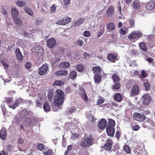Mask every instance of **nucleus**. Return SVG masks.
Masks as SVG:
<instances>
[{"mask_svg":"<svg viewBox=\"0 0 155 155\" xmlns=\"http://www.w3.org/2000/svg\"><path fill=\"white\" fill-rule=\"evenodd\" d=\"M56 94L55 95L53 103L57 107H58L63 103L65 97L64 92L61 90L58 89L55 91Z\"/></svg>","mask_w":155,"mask_h":155,"instance_id":"nucleus-1","label":"nucleus"},{"mask_svg":"<svg viewBox=\"0 0 155 155\" xmlns=\"http://www.w3.org/2000/svg\"><path fill=\"white\" fill-rule=\"evenodd\" d=\"M94 142V139L91 134L86 136L83 140L81 144V146L83 148L89 147L92 145Z\"/></svg>","mask_w":155,"mask_h":155,"instance_id":"nucleus-2","label":"nucleus"},{"mask_svg":"<svg viewBox=\"0 0 155 155\" xmlns=\"http://www.w3.org/2000/svg\"><path fill=\"white\" fill-rule=\"evenodd\" d=\"M32 51L34 53L40 54V55H43L44 53V50L43 48L39 45H35L32 48Z\"/></svg>","mask_w":155,"mask_h":155,"instance_id":"nucleus-3","label":"nucleus"},{"mask_svg":"<svg viewBox=\"0 0 155 155\" xmlns=\"http://www.w3.org/2000/svg\"><path fill=\"white\" fill-rule=\"evenodd\" d=\"M142 35V33L139 31H133L131 34L128 35V38L130 40H133L139 38Z\"/></svg>","mask_w":155,"mask_h":155,"instance_id":"nucleus-4","label":"nucleus"},{"mask_svg":"<svg viewBox=\"0 0 155 155\" xmlns=\"http://www.w3.org/2000/svg\"><path fill=\"white\" fill-rule=\"evenodd\" d=\"M133 117L135 120L140 122H142L145 120V116L143 114L141 115L140 113L137 112L134 113Z\"/></svg>","mask_w":155,"mask_h":155,"instance_id":"nucleus-5","label":"nucleus"},{"mask_svg":"<svg viewBox=\"0 0 155 155\" xmlns=\"http://www.w3.org/2000/svg\"><path fill=\"white\" fill-rule=\"evenodd\" d=\"M48 66L46 64L43 65L40 68L39 74L40 75H44L47 74L48 70Z\"/></svg>","mask_w":155,"mask_h":155,"instance_id":"nucleus-6","label":"nucleus"},{"mask_svg":"<svg viewBox=\"0 0 155 155\" xmlns=\"http://www.w3.org/2000/svg\"><path fill=\"white\" fill-rule=\"evenodd\" d=\"M112 145L113 142L112 140L108 139L107 140L106 143L104 144L103 148L106 150H110L112 149Z\"/></svg>","mask_w":155,"mask_h":155,"instance_id":"nucleus-7","label":"nucleus"},{"mask_svg":"<svg viewBox=\"0 0 155 155\" xmlns=\"http://www.w3.org/2000/svg\"><path fill=\"white\" fill-rule=\"evenodd\" d=\"M143 102L145 105H148L150 102L151 97L149 94H144L142 98Z\"/></svg>","mask_w":155,"mask_h":155,"instance_id":"nucleus-8","label":"nucleus"},{"mask_svg":"<svg viewBox=\"0 0 155 155\" xmlns=\"http://www.w3.org/2000/svg\"><path fill=\"white\" fill-rule=\"evenodd\" d=\"M139 92V87L137 84L135 85L133 87L131 90L130 95L131 97H133L135 95H137Z\"/></svg>","mask_w":155,"mask_h":155,"instance_id":"nucleus-9","label":"nucleus"},{"mask_svg":"<svg viewBox=\"0 0 155 155\" xmlns=\"http://www.w3.org/2000/svg\"><path fill=\"white\" fill-rule=\"evenodd\" d=\"M107 125V122L105 119H102L99 122L98 124L99 128L100 129L105 128Z\"/></svg>","mask_w":155,"mask_h":155,"instance_id":"nucleus-10","label":"nucleus"},{"mask_svg":"<svg viewBox=\"0 0 155 155\" xmlns=\"http://www.w3.org/2000/svg\"><path fill=\"white\" fill-rule=\"evenodd\" d=\"M56 42L53 38H51L48 39L47 42V45L48 47L51 48H53L55 45Z\"/></svg>","mask_w":155,"mask_h":155,"instance_id":"nucleus-11","label":"nucleus"},{"mask_svg":"<svg viewBox=\"0 0 155 155\" xmlns=\"http://www.w3.org/2000/svg\"><path fill=\"white\" fill-rule=\"evenodd\" d=\"M145 8L147 11H150L153 8H155V2H152L147 3L145 5Z\"/></svg>","mask_w":155,"mask_h":155,"instance_id":"nucleus-12","label":"nucleus"},{"mask_svg":"<svg viewBox=\"0 0 155 155\" xmlns=\"http://www.w3.org/2000/svg\"><path fill=\"white\" fill-rule=\"evenodd\" d=\"M54 74L57 76H65L68 74V71L66 70H61L56 71Z\"/></svg>","mask_w":155,"mask_h":155,"instance_id":"nucleus-13","label":"nucleus"},{"mask_svg":"<svg viewBox=\"0 0 155 155\" xmlns=\"http://www.w3.org/2000/svg\"><path fill=\"white\" fill-rule=\"evenodd\" d=\"M114 12V7L112 6H110L108 7L106 11V15L108 16H112L113 15Z\"/></svg>","mask_w":155,"mask_h":155,"instance_id":"nucleus-14","label":"nucleus"},{"mask_svg":"<svg viewBox=\"0 0 155 155\" xmlns=\"http://www.w3.org/2000/svg\"><path fill=\"white\" fill-rule=\"evenodd\" d=\"M11 13L13 17L14 18H17L18 16L19 13L17 9L15 7L11 8Z\"/></svg>","mask_w":155,"mask_h":155,"instance_id":"nucleus-15","label":"nucleus"},{"mask_svg":"<svg viewBox=\"0 0 155 155\" xmlns=\"http://www.w3.org/2000/svg\"><path fill=\"white\" fill-rule=\"evenodd\" d=\"M15 53L17 59L19 61H21L23 60V56L22 54L18 48L16 49Z\"/></svg>","mask_w":155,"mask_h":155,"instance_id":"nucleus-16","label":"nucleus"},{"mask_svg":"<svg viewBox=\"0 0 155 155\" xmlns=\"http://www.w3.org/2000/svg\"><path fill=\"white\" fill-rule=\"evenodd\" d=\"M106 132L109 136H113L115 133L114 129L112 127H108L106 129Z\"/></svg>","mask_w":155,"mask_h":155,"instance_id":"nucleus-17","label":"nucleus"},{"mask_svg":"<svg viewBox=\"0 0 155 155\" xmlns=\"http://www.w3.org/2000/svg\"><path fill=\"white\" fill-rule=\"evenodd\" d=\"M92 70L94 75L100 74L102 71V69L100 66L93 67Z\"/></svg>","mask_w":155,"mask_h":155,"instance_id":"nucleus-18","label":"nucleus"},{"mask_svg":"<svg viewBox=\"0 0 155 155\" xmlns=\"http://www.w3.org/2000/svg\"><path fill=\"white\" fill-rule=\"evenodd\" d=\"M7 135V130L4 129H2L0 131V137L3 140L5 139Z\"/></svg>","mask_w":155,"mask_h":155,"instance_id":"nucleus-19","label":"nucleus"},{"mask_svg":"<svg viewBox=\"0 0 155 155\" xmlns=\"http://www.w3.org/2000/svg\"><path fill=\"white\" fill-rule=\"evenodd\" d=\"M31 113V112L29 111L26 110H24L21 112V116L22 117H23V119H29L30 117H28L29 115V114Z\"/></svg>","mask_w":155,"mask_h":155,"instance_id":"nucleus-20","label":"nucleus"},{"mask_svg":"<svg viewBox=\"0 0 155 155\" xmlns=\"http://www.w3.org/2000/svg\"><path fill=\"white\" fill-rule=\"evenodd\" d=\"M70 66V63L67 62H61L59 65V67L60 68L67 69Z\"/></svg>","mask_w":155,"mask_h":155,"instance_id":"nucleus-21","label":"nucleus"},{"mask_svg":"<svg viewBox=\"0 0 155 155\" xmlns=\"http://www.w3.org/2000/svg\"><path fill=\"white\" fill-rule=\"evenodd\" d=\"M114 100L117 102H120L122 100V95L120 93H117L114 97Z\"/></svg>","mask_w":155,"mask_h":155,"instance_id":"nucleus-22","label":"nucleus"},{"mask_svg":"<svg viewBox=\"0 0 155 155\" xmlns=\"http://www.w3.org/2000/svg\"><path fill=\"white\" fill-rule=\"evenodd\" d=\"M54 96V91L52 89H50L48 94V98L49 101H51Z\"/></svg>","mask_w":155,"mask_h":155,"instance_id":"nucleus-23","label":"nucleus"},{"mask_svg":"<svg viewBox=\"0 0 155 155\" xmlns=\"http://www.w3.org/2000/svg\"><path fill=\"white\" fill-rule=\"evenodd\" d=\"M87 118L88 120V122L91 124L95 123L96 119L91 115H89L87 116Z\"/></svg>","mask_w":155,"mask_h":155,"instance_id":"nucleus-24","label":"nucleus"},{"mask_svg":"<svg viewBox=\"0 0 155 155\" xmlns=\"http://www.w3.org/2000/svg\"><path fill=\"white\" fill-rule=\"evenodd\" d=\"M71 20H58L56 23L59 25H64L69 22Z\"/></svg>","mask_w":155,"mask_h":155,"instance_id":"nucleus-25","label":"nucleus"},{"mask_svg":"<svg viewBox=\"0 0 155 155\" xmlns=\"http://www.w3.org/2000/svg\"><path fill=\"white\" fill-rule=\"evenodd\" d=\"M102 79V76L101 74H95L94 76V80L95 83L99 84Z\"/></svg>","mask_w":155,"mask_h":155,"instance_id":"nucleus-26","label":"nucleus"},{"mask_svg":"<svg viewBox=\"0 0 155 155\" xmlns=\"http://www.w3.org/2000/svg\"><path fill=\"white\" fill-rule=\"evenodd\" d=\"M43 109L45 112H48L50 110V106L49 103L47 102H45L43 105Z\"/></svg>","mask_w":155,"mask_h":155,"instance_id":"nucleus-27","label":"nucleus"},{"mask_svg":"<svg viewBox=\"0 0 155 155\" xmlns=\"http://www.w3.org/2000/svg\"><path fill=\"white\" fill-rule=\"evenodd\" d=\"M139 46L142 51L145 52H146L147 51V49L146 45L144 42H140L139 44Z\"/></svg>","mask_w":155,"mask_h":155,"instance_id":"nucleus-28","label":"nucleus"},{"mask_svg":"<svg viewBox=\"0 0 155 155\" xmlns=\"http://www.w3.org/2000/svg\"><path fill=\"white\" fill-rule=\"evenodd\" d=\"M77 76V73L76 71H72L70 72L69 78L72 80L74 79Z\"/></svg>","mask_w":155,"mask_h":155,"instance_id":"nucleus-29","label":"nucleus"},{"mask_svg":"<svg viewBox=\"0 0 155 155\" xmlns=\"http://www.w3.org/2000/svg\"><path fill=\"white\" fill-rule=\"evenodd\" d=\"M117 58V56L114 54L111 53L109 54L107 57V59L110 61L115 60Z\"/></svg>","mask_w":155,"mask_h":155,"instance_id":"nucleus-30","label":"nucleus"},{"mask_svg":"<svg viewBox=\"0 0 155 155\" xmlns=\"http://www.w3.org/2000/svg\"><path fill=\"white\" fill-rule=\"evenodd\" d=\"M64 83V82L61 80H57L53 84V85L54 86H61L63 85Z\"/></svg>","mask_w":155,"mask_h":155,"instance_id":"nucleus-31","label":"nucleus"},{"mask_svg":"<svg viewBox=\"0 0 155 155\" xmlns=\"http://www.w3.org/2000/svg\"><path fill=\"white\" fill-rule=\"evenodd\" d=\"M76 69L78 71L81 72H83L85 69L84 66L81 64L78 65L76 66Z\"/></svg>","mask_w":155,"mask_h":155,"instance_id":"nucleus-32","label":"nucleus"},{"mask_svg":"<svg viewBox=\"0 0 155 155\" xmlns=\"http://www.w3.org/2000/svg\"><path fill=\"white\" fill-rule=\"evenodd\" d=\"M15 3L17 5L20 7H24L26 6V3L23 1H18L15 2Z\"/></svg>","mask_w":155,"mask_h":155,"instance_id":"nucleus-33","label":"nucleus"},{"mask_svg":"<svg viewBox=\"0 0 155 155\" xmlns=\"http://www.w3.org/2000/svg\"><path fill=\"white\" fill-rule=\"evenodd\" d=\"M112 79L113 81L115 83H118L120 80L119 77L117 75L114 74L112 76Z\"/></svg>","mask_w":155,"mask_h":155,"instance_id":"nucleus-34","label":"nucleus"},{"mask_svg":"<svg viewBox=\"0 0 155 155\" xmlns=\"http://www.w3.org/2000/svg\"><path fill=\"white\" fill-rule=\"evenodd\" d=\"M44 155H54L55 153L51 149H48L43 153Z\"/></svg>","mask_w":155,"mask_h":155,"instance_id":"nucleus-35","label":"nucleus"},{"mask_svg":"<svg viewBox=\"0 0 155 155\" xmlns=\"http://www.w3.org/2000/svg\"><path fill=\"white\" fill-rule=\"evenodd\" d=\"M25 11L28 15L31 16H33L34 15V12L31 10L28 7H25L24 8Z\"/></svg>","mask_w":155,"mask_h":155,"instance_id":"nucleus-36","label":"nucleus"},{"mask_svg":"<svg viewBox=\"0 0 155 155\" xmlns=\"http://www.w3.org/2000/svg\"><path fill=\"white\" fill-rule=\"evenodd\" d=\"M140 4L138 1L135 0L134 1L133 5L134 8L136 9H137L140 8Z\"/></svg>","mask_w":155,"mask_h":155,"instance_id":"nucleus-37","label":"nucleus"},{"mask_svg":"<svg viewBox=\"0 0 155 155\" xmlns=\"http://www.w3.org/2000/svg\"><path fill=\"white\" fill-rule=\"evenodd\" d=\"M89 154L87 150L84 149H81L79 151V155H88Z\"/></svg>","mask_w":155,"mask_h":155,"instance_id":"nucleus-38","label":"nucleus"},{"mask_svg":"<svg viewBox=\"0 0 155 155\" xmlns=\"http://www.w3.org/2000/svg\"><path fill=\"white\" fill-rule=\"evenodd\" d=\"M35 106L38 107L42 108V104L39 100H37L35 101Z\"/></svg>","mask_w":155,"mask_h":155,"instance_id":"nucleus-39","label":"nucleus"},{"mask_svg":"<svg viewBox=\"0 0 155 155\" xmlns=\"http://www.w3.org/2000/svg\"><path fill=\"white\" fill-rule=\"evenodd\" d=\"M120 87L121 85L120 84L118 83H117L116 84H115L113 86H112V88L113 90H118L120 88Z\"/></svg>","mask_w":155,"mask_h":155,"instance_id":"nucleus-40","label":"nucleus"},{"mask_svg":"<svg viewBox=\"0 0 155 155\" xmlns=\"http://www.w3.org/2000/svg\"><path fill=\"white\" fill-rule=\"evenodd\" d=\"M107 27L109 29L112 30H114L115 28L114 25L112 23H109L107 25Z\"/></svg>","mask_w":155,"mask_h":155,"instance_id":"nucleus-41","label":"nucleus"},{"mask_svg":"<svg viewBox=\"0 0 155 155\" xmlns=\"http://www.w3.org/2000/svg\"><path fill=\"white\" fill-rule=\"evenodd\" d=\"M124 149L125 152H126L127 153L130 154L131 153L130 149L128 145H124Z\"/></svg>","mask_w":155,"mask_h":155,"instance_id":"nucleus-42","label":"nucleus"},{"mask_svg":"<svg viewBox=\"0 0 155 155\" xmlns=\"http://www.w3.org/2000/svg\"><path fill=\"white\" fill-rule=\"evenodd\" d=\"M14 24L17 27L21 26L22 25V22L21 20H14Z\"/></svg>","mask_w":155,"mask_h":155,"instance_id":"nucleus-43","label":"nucleus"},{"mask_svg":"<svg viewBox=\"0 0 155 155\" xmlns=\"http://www.w3.org/2000/svg\"><path fill=\"white\" fill-rule=\"evenodd\" d=\"M23 99L21 98H20L16 100L15 101V103H16L17 105L18 106L19 104L23 103Z\"/></svg>","mask_w":155,"mask_h":155,"instance_id":"nucleus-44","label":"nucleus"},{"mask_svg":"<svg viewBox=\"0 0 155 155\" xmlns=\"http://www.w3.org/2000/svg\"><path fill=\"white\" fill-rule=\"evenodd\" d=\"M45 147V145L41 143H38L37 145V148L38 149L41 151L44 149Z\"/></svg>","mask_w":155,"mask_h":155,"instance_id":"nucleus-45","label":"nucleus"},{"mask_svg":"<svg viewBox=\"0 0 155 155\" xmlns=\"http://www.w3.org/2000/svg\"><path fill=\"white\" fill-rule=\"evenodd\" d=\"M109 126L108 127H113L115 126V122L113 119H110L108 121Z\"/></svg>","mask_w":155,"mask_h":155,"instance_id":"nucleus-46","label":"nucleus"},{"mask_svg":"<svg viewBox=\"0 0 155 155\" xmlns=\"http://www.w3.org/2000/svg\"><path fill=\"white\" fill-rule=\"evenodd\" d=\"M81 91L83 92L84 94L83 96V98L84 99V100L86 101H87L88 100V98L87 97V95L86 94L85 92V91L84 89L82 88L81 89Z\"/></svg>","mask_w":155,"mask_h":155,"instance_id":"nucleus-47","label":"nucleus"},{"mask_svg":"<svg viewBox=\"0 0 155 155\" xmlns=\"http://www.w3.org/2000/svg\"><path fill=\"white\" fill-rule=\"evenodd\" d=\"M144 85L145 87L146 91H148L150 89V85L148 82L144 83Z\"/></svg>","mask_w":155,"mask_h":155,"instance_id":"nucleus-48","label":"nucleus"},{"mask_svg":"<svg viewBox=\"0 0 155 155\" xmlns=\"http://www.w3.org/2000/svg\"><path fill=\"white\" fill-rule=\"evenodd\" d=\"M104 27H102L100 30V31H99L98 33V37H100L101 36L103 33L104 32Z\"/></svg>","mask_w":155,"mask_h":155,"instance_id":"nucleus-49","label":"nucleus"},{"mask_svg":"<svg viewBox=\"0 0 155 155\" xmlns=\"http://www.w3.org/2000/svg\"><path fill=\"white\" fill-rule=\"evenodd\" d=\"M46 97L45 96L42 95L41 94H38V98L40 99L39 100L40 101H44Z\"/></svg>","mask_w":155,"mask_h":155,"instance_id":"nucleus-50","label":"nucleus"},{"mask_svg":"<svg viewBox=\"0 0 155 155\" xmlns=\"http://www.w3.org/2000/svg\"><path fill=\"white\" fill-rule=\"evenodd\" d=\"M76 44L80 46H82L84 44L83 41L81 40H78L76 42Z\"/></svg>","mask_w":155,"mask_h":155,"instance_id":"nucleus-51","label":"nucleus"},{"mask_svg":"<svg viewBox=\"0 0 155 155\" xmlns=\"http://www.w3.org/2000/svg\"><path fill=\"white\" fill-rule=\"evenodd\" d=\"M147 75L145 71L143 70L142 71L141 77L143 78H145L147 77Z\"/></svg>","mask_w":155,"mask_h":155,"instance_id":"nucleus-52","label":"nucleus"},{"mask_svg":"<svg viewBox=\"0 0 155 155\" xmlns=\"http://www.w3.org/2000/svg\"><path fill=\"white\" fill-rule=\"evenodd\" d=\"M104 102V100L103 99V98L101 97L100 98H99L97 101V104L98 105H100L101 104L103 103Z\"/></svg>","mask_w":155,"mask_h":155,"instance_id":"nucleus-53","label":"nucleus"},{"mask_svg":"<svg viewBox=\"0 0 155 155\" xmlns=\"http://www.w3.org/2000/svg\"><path fill=\"white\" fill-rule=\"evenodd\" d=\"M32 65L30 62H27L26 63L25 67L26 69H30L32 67Z\"/></svg>","mask_w":155,"mask_h":155,"instance_id":"nucleus-54","label":"nucleus"},{"mask_svg":"<svg viewBox=\"0 0 155 155\" xmlns=\"http://www.w3.org/2000/svg\"><path fill=\"white\" fill-rule=\"evenodd\" d=\"M56 10V8L54 5H52L51 7L50 12L51 13L54 12Z\"/></svg>","mask_w":155,"mask_h":155,"instance_id":"nucleus-55","label":"nucleus"},{"mask_svg":"<svg viewBox=\"0 0 155 155\" xmlns=\"http://www.w3.org/2000/svg\"><path fill=\"white\" fill-rule=\"evenodd\" d=\"M140 128L139 126L137 125H136L134 126H133L132 129L134 130L137 131Z\"/></svg>","mask_w":155,"mask_h":155,"instance_id":"nucleus-56","label":"nucleus"},{"mask_svg":"<svg viewBox=\"0 0 155 155\" xmlns=\"http://www.w3.org/2000/svg\"><path fill=\"white\" fill-rule=\"evenodd\" d=\"M70 0H63L64 5L65 6H67L69 3Z\"/></svg>","mask_w":155,"mask_h":155,"instance_id":"nucleus-57","label":"nucleus"},{"mask_svg":"<svg viewBox=\"0 0 155 155\" xmlns=\"http://www.w3.org/2000/svg\"><path fill=\"white\" fill-rule=\"evenodd\" d=\"M16 103H15V102L14 104H13V105H9L8 107L10 108H12L13 109H15L16 107H18Z\"/></svg>","mask_w":155,"mask_h":155,"instance_id":"nucleus-58","label":"nucleus"},{"mask_svg":"<svg viewBox=\"0 0 155 155\" xmlns=\"http://www.w3.org/2000/svg\"><path fill=\"white\" fill-rule=\"evenodd\" d=\"M84 36L85 37H88L90 35V33L88 31H85L84 33Z\"/></svg>","mask_w":155,"mask_h":155,"instance_id":"nucleus-59","label":"nucleus"},{"mask_svg":"<svg viewBox=\"0 0 155 155\" xmlns=\"http://www.w3.org/2000/svg\"><path fill=\"white\" fill-rule=\"evenodd\" d=\"M120 134L121 133L120 131L118 130L117 131L116 133V137L118 139H119L120 138Z\"/></svg>","mask_w":155,"mask_h":155,"instance_id":"nucleus-60","label":"nucleus"},{"mask_svg":"<svg viewBox=\"0 0 155 155\" xmlns=\"http://www.w3.org/2000/svg\"><path fill=\"white\" fill-rule=\"evenodd\" d=\"M84 56L85 59H87V57H90V55L88 53L85 52L84 53Z\"/></svg>","mask_w":155,"mask_h":155,"instance_id":"nucleus-61","label":"nucleus"},{"mask_svg":"<svg viewBox=\"0 0 155 155\" xmlns=\"http://www.w3.org/2000/svg\"><path fill=\"white\" fill-rule=\"evenodd\" d=\"M120 34L123 35H124L126 34V31L123 29H120Z\"/></svg>","mask_w":155,"mask_h":155,"instance_id":"nucleus-62","label":"nucleus"},{"mask_svg":"<svg viewBox=\"0 0 155 155\" xmlns=\"http://www.w3.org/2000/svg\"><path fill=\"white\" fill-rule=\"evenodd\" d=\"M24 140L23 139L20 137H19L18 142L20 144H23L24 143Z\"/></svg>","mask_w":155,"mask_h":155,"instance_id":"nucleus-63","label":"nucleus"},{"mask_svg":"<svg viewBox=\"0 0 155 155\" xmlns=\"http://www.w3.org/2000/svg\"><path fill=\"white\" fill-rule=\"evenodd\" d=\"M2 12L3 14L5 15H8V12L5 10L4 8L2 9Z\"/></svg>","mask_w":155,"mask_h":155,"instance_id":"nucleus-64","label":"nucleus"}]
</instances>
